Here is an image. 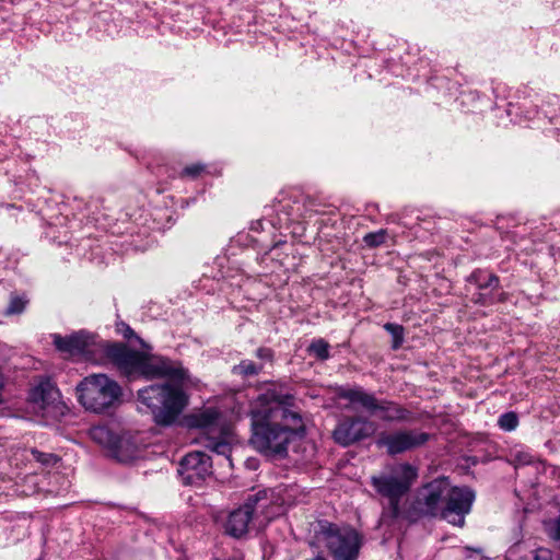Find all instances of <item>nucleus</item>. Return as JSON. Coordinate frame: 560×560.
Masks as SVG:
<instances>
[{
    "label": "nucleus",
    "instance_id": "1",
    "mask_svg": "<svg viewBox=\"0 0 560 560\" xmlns=\"http://www.w3.org/2000/svg\"><path fill=\"white\" fill-rule=\"evenodd\" d=\"M282 389L268 388L250 402L249 441L265 455H285L290 443L305 433V422L294 395Z\"/></svg>",
    "mask_w": 560,
    "mask_h": 560
},
{
    "label": "nucleus",
    "instance_id": "2",
    "mask_svg": "<svg viewBox=\"0 0 560 560\" xmlns=\"http://www.w3.org/2000/svg\"><path fill=\"white\" fill-rule=\"evenodd\" d=\"M475 497L470 488L452 486L448 478L440 477L417 489L406 517L410 521L440 517L454 526L464 527Z\"/></svg>",
    "mask_w": 560,
    "mask_h": 560
},
{
    "label": "nucleus",
    "instance_id": "3",
    "mask_svg": "<svg viewBox=\"0 0 560 560\" xmlns=\"http://www.w3.org/2000/svg\"><path fill=\"white\" fill-rule=\"evenodd\" d=\"M106 353L121 374L129 381L165 380L174 384H191L192 380L188 369L178 360L139 351L124 343H114L107 347Z\"/></svg>",
    "mask_w": 560,
    "mask_h": 560
},
{
    "label": "nucleus",
    "instance_id": "4",
    "mask_svg": "<svg viewBox=\"0 0 560 560\" xmlns=\"http://www.w3.org/2000/svg\"><path fill=\"white\" fill-rule=\"evenodd\" d=\"M418 478V470L408 463L388 467L380 475L371 477V485L381 497L387 499L388 506L382 517L396 520L401 514L400 501L409 492Z\"/></svg>",
    "mask_w": 560,
    "mask_h": 560
},
{
    "label": "nucleus",
    "instance_id": "5",
    "mask_svg": "<svg viewBox=\"0 0 560 560\" xmlns=\"http://www.w3.org/2000/svg\"><path fill=\"white\" fill-rule=\"evenodd\" d=\"M139 410L148 409L155 423L171 425L188 402L183 387H141L138 390Z\"/></svg>",
    "mask_w": 560,
    "mask_h": 560
},
{
    "label": "nucleus",
    "instance_id": "6",
    "mask_svg": "<svg viewBox=\"0 0 560 560\" xmlns=\"http://www.w3.org/2000/svg\"><path fill=\"white\" fill-rule=\"evenodd\" d=\"M316 537L325 544L334 560H357L359 557L362 537L353 528L319 522Z\"/></svg>",
    "mask_w": 560,
    "mask_h": 560
},
{
    "label": "nucleus",
    "instance_id": "7",
    "mask_svg": "<svg viewBox=\"0 0 560 560\" xmlns=\"http://www.w3.org/2000/svg\"><path fill=\"white\" fill-rule=\"evenodd\" d=\"M337 406L339 408H350L357 410L358 407L378 412V416L386 421H406L409 419V412L393 402H378L373 396L360 390L349 389L338 395Z\"/></svg>",
    "mask_w": 560,
    "mask_h": 560
},
{
    "label": "nucleus",
    "instance_id": "8",
    "mask_svg": "<svg viewBox=\"0 0 560 560\" xmlns=\"http://www.w3.org/2000/svg\"><path fill=\"white\" fill-rule=\"evenodd\" d=\"M121 387H74L80 404L89 411L102 412L113 406L121 395Z\"/></svg>",
    "mask_w": 560,
    "mask_h": 560
},
{
    "label": "nucleus",
    "instance_id": "9",
    "mask_svg": "<svg viewBox=\"0 0 560 560\" xmlns=\"http://www.w3.org/2000/svg\"><path fill=\"white\" fill-rule=\"evenodd\" d=\"M211 460L208 455L196 451L187 454L179 463L178 475L186 486H199L211 475Z\"/></svg>",
    "mask_w": 560,
    "mask_h": 560
},
{
    "label": "nucleus",
    "instance_id": "10",
    "mask_svg": "<svg viewBox=\"0 0 560 560\" xmlns=\"http://www.w3.org/2000/svg\"><path fill=\"white\" fill-rule=\"evenodd\" d=\"M429 438L430 435L425 432L407 430L383 434L377 443L385 446L388 454L396 455L423 445Z\"/></svg>",
    "mask_w": 560,
    "mask_h": 560
},
{
    "label": "nucleus",
    "instance_id": "11",
    "mask_svg": "<svg viewBox=\"0 0 560 560\" xmlns=\"http://www.w3.org/2000/svg\"><path fill=\"white\" fill-rule=\"evenodd\" d=\"M260 493L250 495L244 505L232 511L225 523V532L233 537H242L248 530L249 522L255 517L259 509L264 505L260 504Z\"/></svg>",
    "mask_w": 560,
    "mask_h": 560
},
{
    "label": "nucleus",
    "instance_id": "12",
    "mask_svg": "<svg viewBox=\"0 0 560 560\" xmlns=\"http://www.w3.org/2000/svg\"><path fill=\"white\" fill-rule=\"evenodd\" d=\"M375 430L376 427L371 421L360 418L345 419L334 430V439L338 444L348 446L371 436Z\"/></svg>",
    "mask_w": 560,
    "mask_h": 560
},
{
    "label": "nucleus",
    "instance_id": "13",
    "mask_svg": "<svg viewBox=\"0 0 560 560\" xmlns=\"http://www.w3.org/2000/svg\"><path fill=\"white\" fill-rule=\"evenodd\" d=\"M51 338L58 351L71 357L84 353L92 343V336L84 330L73 332L66 337L59 334H52Z\"/></svg>",
    "mask_w": 560,
    "mask_h": 560
},
{
    "label": "nucleus",
    "instance_id": "14",
    "mask_svg": "<svg viewBox=\"0 0 560 560\" xmlns=\"http://www.w3.org/2000/svg\"><path fill=\"white\" fill-rule=\"evenodd\" d=\"M185 421L188 428L201 430V436L214 434L221 429L220 412L214 408L191 412Z\"/></svg>",
    "mask_w": 560,
    "mask_h": 560
},
{
    "label": "nucleus",
    "instance_id": "15",
    "mask_svg": "<svg viewBox=\"0 0 560 560\" xmlns=\"http://www.w3.org/2000/svg\"><path fill=\"white\" fill-rule=\"evenodd\" d=\"M198 442L206 448H209L218 455H223L229 459L231 445L228 442L224 430L222 428L214 434L200 436Z\"/></svg>",
    "mask_w": 560,
    "mask_h": 560
},
{
    "label": "nucleus",
    "instance_id": "16",
    "mask_svg": "<svg viewBox=\"0 0 560 560\" xmlns=\"http://www.w3.org/2000/svg\"><path fill=\"white\" fill-rule=\"evenodd\" d=\"M113 453L119 462H130L138 456V445L129 435L118 436Z\"/></svg>",
    "mask_w": 560,
    "mask_h": 560
},
{
    "label": "nucleus",
    "instance_id": "17",
    "mask_svg": "<svg viewBox=\"0 0 560 560\" xmlns=\"http://www.w3.org/2000/svg\"><path fill=\"white\" fill-rule=\"evenodd\" d=\"M468 281L474 283L478 289H495L499 285V278L485 270H476L469 277Z\"/></svg>",
    "mask_w": 560,
    "mask_h": 560
},
{
    "label": "nucleus",
    "instance_id": "18",
    "mask_svg": "<svg viewBox=\"0 0 560 560\" xmlns=\"http://www.w3.org/2000/svg\"><path fill=\"white\" fill-rule=\"evenodd\" d=\"M91 438L100 443L101 445H104L113 451V447L118 439V436H115L108 428L98 425L94 427L90 431Z\"/></svg>",
    "mask_w": 560,
    "mask_h": 560
},
{
    "label": "nucleus",
    "instance_id": "19",
    "mask_svg": "<svg viewBox=\"0 0 560 560\" xmlns=\"http://www.w3.org/2000/svg\"><path fill=\"white\" fill-rule=\"evenodd\" d=\"M262 370L261 364H256L250 360H243L240 364L234 365L232 372L243 377L258 375Z\"/></svg>",
    "mask_w": 560,
    "mask_h": 560
},
{
    "label": "nucleus",
    "instance_id": "20",
    "mask_svg": "<svg viewBox=\"0 0 560 560\" xmlns=\"http://www.w3.org/2000/svg\"><path fill=\"white\" fill-rule=\"evenodd\" d=\"M384 329L392 336V348L399 349L405 340V329L401 325L395 323H386Z\"/></svg>",
    "mask_w": 560,
    "mask_h": 560
},
{
    "label": "nucleus",
    "instance_id": "21",
    "mask_svg": "<svg viewBox=\"0 0 560 560\" xmlns=\"http://www.w3.org/2000/svg\"><path fill=\"white\" fill-rule=\"evenodd\" d=\"M329 348H330L329 343L326 340L318 338V339H314L311 342L307 350L311 355L315 357L316 359H318L320 361H324L330 357Z\"/></svg>",
    "mask_w": 560,
    "mask_h": 560
},
{
    "label": "nucleus",
    "instance_id": "22",
    "mask_svg": "<svg viewBox=\"0 0 560 560\" xmlns=\"http://www.w3.org/2000/svg\"><path fill=\"white\" fill-rule=\"evenodd\" d=\"M498 425L503 431H513L518 425V417L514 411L505 412L499 417Z\"/></svg>",
    "mask_w": 560,
    "mask_h": 560
},
{
    "label": "nucleus",
    "instance_id": "23",
    "mask_svg": "<svg viewBox=\"0 0 560 560\" xmlns=\"http://www.w3.org/2000/svg\"><path fill=\"white\" fill-rule=\"evenodd\" d=\"M27 304V300L24 296L11 295L9 305L4 312L5 315L21 314Z\"/></svg>",
    "mask_w": 560,
    "mask_h": 560
},
{
    "label": "nucleus",
    "instance_id": "24",
    "mask_svg": "<svg viewBox=\"0 0 560 560\" xmlns=\"http://www.w3.org/2000/svg\"><path fill=\"white\" fill-rule=\"evenodd\" d=\"M386 240V231L378 230L376 232L368 233L363 241L369 247H377L382 245Z\"/></svg>",
    "mask_w": 560,
    "mask_h": 560
},
{
    "label": "nucleus",
    "instance_id": "25",
    "mask_svg": "<svg viewBox=\"0 0 560 560\" xmlns=\"http://www.w3.org/2000/svg\"><path fill=\"white\" fill-rule=\"evenodd\" d=\"M89 384L90 385H106V386L117 385L116 382L109 380L104 374L92 375L91 377H86L79 383V385H89Z\"/></svg>",
    "mask_w": 560,
    "mask_h": 560
},
{
    "label": "nucleus",
    "instance_id": "26",
    "mask_svg": "<svg viewBox=\"0 0 560 560\" xmlns=\"http://www.w3.org/2000/svg\"><path fill=\"white\" fill-rule=\"evenodd\" d=\"M206 171V166L200 163L191 164L186 166L182 173V177H188L191 179L198 178Z\"/></svg>",
    "mask_w": 560,
    "mask_h": 560
},
{
    "label": "nucleus",
    "instance_id": "27",
    "mask_svg": "<svg viewBox=\"0 0 560 560\" xmlns=\"http://www.w3.org/2000/svg\"><path fill=\"white\" fill-rule=\"evenodd\" d=\"M256 357L265 362H272L275 359V352L270 348L260 347L256 350Z\"/></svg>",
    "mask_w": 560,
    "mask_h": 560
},
{
    "label": "nucleus",
    "instance_id": "28",
    "mask_svg": "<svg viewBox=\"0 0 560 560\" xmlns=\"http://www.w3.org/2000/svg\"><path fill=\"white\" fill-rule=\"evenodd\" d=\"M534 560H553V553L549 549H537Z\"/></svg>",
    "mask_w": 560,
    "mask_h": 560
},
{
    "label": "nucleus",
    "instance_id": "29",
    "mask_svg": "<svg viewBox=\"0 0 560 560\" xmlns=\"http://www.w3.org/2000/svg\"><path fill=\"white\" fill-rule=\"evenodd\" d=\"M474 301L476 303H480V304H483V305L490 303L489 299L485 294H482V293H478L477 296L474 298Z\"/></svg>",
    "mask_w": 560,
    "mask_h": 560
},
{
    "label": "nucleus",
    "instance_id": "30",
    "mask_svg": "<svg viewBox=\"0 0 560 560\" xmlns=\"http://www.w3.org/2000/svg\"><path fill=\"white\" fill-rule=\"evenodd\" d=\"M121 326L124 327V330H122V334H124V337L125 338H131L132 336H135V332L133 330L126 324H121Z\"/></svg>",
    "mask_w": 560,
    "mask_h": 560
},
{
    "label": "nucleus",
    "instance_id": "31",
    "mask_svg": "<svg viewBox=\"0 0 560 560\" xmlns=\"http://www.w3.org/2000/svg\"><path fill=\"white\" fill-rule=\"evenodd\" d=\"M288 215H289L287 219L288 222H291V221L293 222V221L298 220V215H295L293 213H289Z\"/></svg>",
    "mask_w": 560,
    "mask_h": 560
},
{
    "label": "nucleus",
    "instance_id": "32",
    "mask_svg": "<svg viewBox=\"0 0 560 560\" xmlns=\"http://www.w3.org/2000/svg\"><path fill=\"white\" fill-rule=\"evenodd\" d=\"M141 345H142L144 348H147L148 350H151V347H147V346H144L142 342H141Z\"/></svg>",
    "mask_w": 560,
    "mask_h": 560
}]
</instances>
